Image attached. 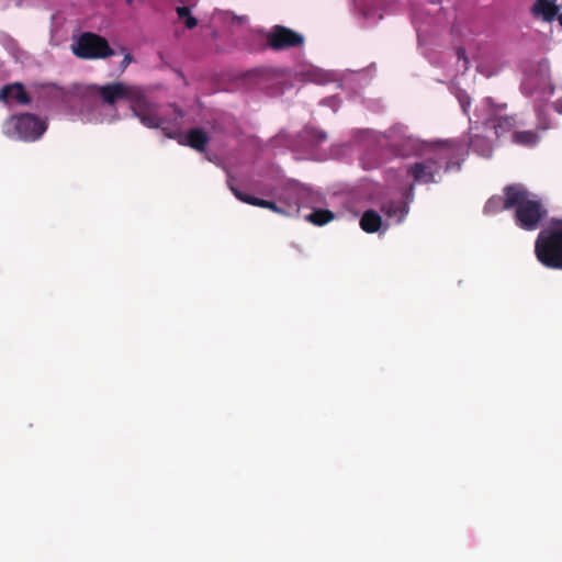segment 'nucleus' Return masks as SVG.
Returning <instances> with one entry per match:
<instances>
[{
    "label": "nucleus",
    "mask_w": 562,
    "mask_h": 562,
    "mask_svg": "<svg viewBox=\"0 0 562 562\" xmlns=\"http://www.w3.org/2000/svg\"><path fill=\"white\" fill-rule=\"evenodd\" d=\"M462 157V144L456 140L440 142L430 146L423 159L409 165L407 175L415 183H437L443 172L460 169Z\"/></svg>",
    "instance_id": "obj_1"
},
{
    "label": "nucleus",
    "mask_w": 562,
    "mask_h": 562,
    "mask_svg": "<svg viewBox=\"0 0 562 562\" xmlns=\"http://www.w3.org/2000/svg\"><path fill=\"white\" fill-rule=\"evenodd\" d=\"M506 209L514 210V222L522 231L533 232L548 217L542 200L522 183H513L503 189Z\"/></svg>",
    "instance_id": "obj_2"
},
{
    "label": "nucleus",
    "mask_w": 562,
    "mask_h": 562,
    "mask_svg": "<svg viewBox=\"0 0 562 562\" xmlns=\"http://www.w3.org/2000/svg\"><path fill=\"white\" fill-rule=\"evenodd\" d=\"M131 110L139 122L148 128H160L168 138H177L179 136L177 131L171 130L175 127L179 130L181 126L184 112L177 105L169 104L161 108L147 99L144 90L138 87L136 97L130 103Z\"/></svg>",
    "instance_id": "obj_3"
},
{
    "label": "nucleus",
    "mask_w": 562,
    "mask_h": 562,
    "mask_svg": "<svg viewBox=\"0 0 562 562\" xmlns=\"http://www.w3.org/2000/svg\"><path fill=\"white\" fill-rule=\"evenodd\" d=\"M535 256L546 268L562 270V220H552L551 225L538 234Z\"/></svg>",
    "instance_id": "obj_4"
},
{
    "label": "nucleus",
    "mask_w": 562,
    "mask_h": 562,
    "mask_svg": "<svg viewBox=\"0 0 562 562\" xmlns=\"http://www.w3.org/2000/svg\"><path fill=\"white\" fill-rule=\"evenodd\" d=\"M8 136H14L24 142H35L47 130V123L33 113L11 115L3 125Z\"/></svg>",
    "instance_id": "obj_5"
},
{
    "label": "nucleus",
    "mask_w": 562,
    "mask_h": 562,
    "mask_svg": "<svg viewBox=\"0 0 562 562\" xmlns=\"http://www.w3.org/2000/svg\"><path fill=\"white\" fill-rule=\"evenodd\" d=\"M72 53L81 59H99L114 54L104 37L90 32L82 33L72 44Z\"/></svg>",
    "instance_id": "obj_6"
},
{
    "label": "nucleus",
    "mask_w": 562,
    "mask_h": 562,
    "mask_svg": "<svg viewBox=\"0 0 562 562\" xmlns=\"http://www.w3.org/2000/svg\"><path fill=\"white\" fill-rule=\"evenodd\" d=\"M138 86L126 85L124 82H112L104 86H95L94 90L103 103L113 106L120 100H126L131 103L136 97Z\"/></svg>",
    "instance_id": "obj_7"
},
{
    "label": "nucleus",
    "mask_w": 562,
    "mask_h": 562,
    "mask_svg": "<svg viewBox=\"0 0 562 562\" xmlns=\"http://www.w3.org/2000/svg\"><path fill=\"white\" fill-rule=\"evenodd\" d=\"M308 198V190L303 184L295 180H283V204H286V209L283 207V215H292L297 212L300 204Z\"/></svg>",
    "instance_id": "obj_8"
},
{
    "label": "nucleus",
    "mask_w": 562,
    "mask_h": 562,
    "mask_svg": "<svg viewBox=\"0 0 562 562\" xmlns=\"http://www.w3.org/2000/svg\"><path fill=\"white\" fill-rule=\"evenodd\" d=\"M248 48L250 50H261L270 47L274 50L281 49V25H274L271 32L260 30L251 31L248 35Z\"/></svg>",
    "instance_id": "obj_9"
},
{
    "label": "nucleus",
    "mask_w": 562,
    "mask_h": 562,
    "mask_svg": "<svg viewBox=\"0 0 562 562\" xmlns=\"http://www.w3.org/2000/svg\"><path fill=\"white\" fill-rule=\"evenodd\" d=\"M11 99H14L22 105H27L32 102L24 85L21 82L9 83L0 89V101L9 103Z\"/></svg>",
    "instance_id": "obj_10"
},
{
    "label": "nucleus",
    "mask_w": 562,
    "mask_h": 562,
    "mask_svg": "<svg viewBox=\"0 0 562 562\" xmlns=\"http://www.w3.org/2000/svg\"><path fill=\"white\" fill-rule=\"evenodd\" d=\"M559 10L554 0H536L530 12L535 19L551 23L555 20Z\"/></svg>",
    "instance_id": "obj_11"
},
{
    "label": "nucleus",
    "mask_w": 562,
    "mask_h": 562,
    "mask_svg": "<svg viewBox=\"0 0 562 562\" xmlns=\"http://www.w3.org/2000/svg\"><path fill=\"white\" fill-rule=\"evenodd\" d=\"M207 143L209 136L206 133L202 128L194 127L188 131L186 142L183 144L203 153L206 149Z\"/></svg>",
    "instance_id": "obj_12"
},
{
    "label": "nucleus",
    "mask_w": 562,
    "mask_h": 562,
    "mask_svg": "<svg viewBox=\"0 0 562 562\" xmlns=\"http://www.w3.org/2000/svg\"><path fill=\"white\" fill-rule=\"evenodd\" d=\"M486 123L494 128L497 136H501L514 128L517 121L514 115H494L491 116Z\"/></svg>",
    "instance_id": "obj_13"
},
{
    "label": "nucleus",
    "mask_w": 562,
    "mask_h": 562,
    "mask_svg": "<svg viewBox=\"0 0 562 562\" xmlns=\"http://www.w3.org/2000/svg\"><path fill=\"white\" fill-rule=\"evenodd\" d=\"M469 147L481 157L490 158L493 153L491 140L482 135L473 134L470 137Z\"/></svg>",
    "instance_id": "obj_14"
},
{
    "label": "nucleus",
    "mask_w": 562,
    "mask_h": 562,
    "mask_svg": "<svg viewBox=\"0 0 562 562\" xmlns=\"http://www.w3.org/2000/svg\"><path fill=\"white\" fill-rule=\"evenodd\" d=\"M232 192L239 201H241L244 203L255 205V206L271 209L274 212H281V209L274 202L252 196L250 194H247V193H245L238 189H234V188H232Z\"/></svg>",
    "instance_id": "obj_15"
},
{
    "label": "nucleus",
    "mask_w": 562,
    "mask_h": 562,
    "mask_svg": "<svg viewBox=\"0 0 562 562\" xmlns=\"http://www.w3.org/2000/svg\"><path fill=\"white\" fill-rule=\"evenodd\" d=\"M301 138L312 147H318L328 139V135L323 130L315 126H305L301 132Z\"/></svg>",
    "instance_id": "obj_16"
},
{
    "label": "nucleus",
    "mask_w": 562,
    "mask_h": 562,
    "mask_svg": "<svg viewBox=\"0 0 562 562\" xmlns=\"http://www.w3.org/2000/svg\"><path fill=\"white\" fill-rule=\"evenodd\" d=\"M382 226V218L374 210L366 211L360 218V227L369 234L376 233Z\"/></svg>",
    "instance_id": "obj_17"
},
{
    "label": "nucleus",
    "mask_w": 562,
    "mask_h": 562,
    "mask_svg": "<svg viewBox=\"0 0 562 562\" xmlns=\"http://www.w3.org/2000/svg\"><path fill=\"white\" fill-rule=\"evenodd\" d=\"M512 139L517 145L533 147L539 142V135L535 131H516L513 133Z\"/></svg>",
    "instance_id": "obj_18"
},
{
    "label": "nucleus",
    "mask_w": 562,
    "mask_h": 562,
    "mask_svg": "<svg viewBox=\"0 0 562 562\" xmlns=\"http://www.w3.org/2000/svg\"><path fill=\"white\" fill-rule=\"evenodd\" d=\"M305 218L315 226H324L335 218V214L326 209H315Z\"/></svg>",
    "instance_id": "obj_19"
},
{
    "label": "nucleus",
    "mask_w": 562,
    "mask_h": 562,
    "mask_svg": "<svg viewBox=\"0 0 562 562\" xmlns=\"http://www.w3.org/2000/svg\"><path fill=\"white\" fill-rule=\"evenodd\" d=\"M381 211L387 217H397V221H402L406 214V207L401 202L390 201L381 206Z\"/></svg>",
    "instance_id": "obj_20"
},
{
    "label": "nucleus",
    "mask_w": 562,
    "mask_h": 562,
    "mask_svg": "<svg viewBox=\"0 0 562 562\" xmlns=\"http://www.w3.org/2000/svg\"><path fill=\"white\" fill-rule=\"evenodd\" d=\"M304 44V36L292 29L283 26V48L299 47Z\"/></svg>",
    "instance_id": "obj_21"
},
{
    "label": "nucleus",
    "mask_w": 562,
    "mask_h": 562,
    "mask_svg": "<svg viewBox=\"0 0 562 562\" xmlns=\"http://www.w3.org/2000/svg\"><path fill=\"white\" fill-rule=\"evenodd\" d=\"M176 12L180 20L184 21L188 29L192 30L198 25V20L191 14V10L187 5L177 7Z\"/></svg>",
    "instance_id": "obj_22"
},
{
    "label": "nucleus",
    "mask_w": 562,
    "mask_h": 562,
    "mask_svg": "<svg viewBox=\"0 0 562 562\" xmlns=\"http://www.w3.org/2000/svg\"><path fill=\"white\" fill-rule=\"evenodd\" d=\"M503 194H505L503 192ZM505 195H494L490 198L484 206L485 213H496L502 210H507L505 206Z\"/></svg>",
    "instance_id": "obj_23"
},
{
    "label": "nucleus",
    "mask_w": 562,
    "mask_h": 562,
    "mask_svg": "<svg viewBox=\"0 0 562 562\" xmlns=\"http://www.w3.org/2000/svg\"><path fill=\"white\" fill-rule=\"evenodd\" d=\"M133 60V56L131 54H126L121 63V68L124 70Z\"/></svg>",
    "instance_id": "obj_24"
},
{
    "label": "nucleus",
    "mask_w": 562,
    "mask_h": 562,
    "mask_svg": "<svg viewBox=\"0 0 562 562\" xmlns=\"http://www.w3.org/2000/svg\"><path fill=\"white\" fill-rule=\"evenodd\" d=\"M552 106L559 114H562V98L554 101Z\"/></svg>",
    "instance_id": "obj_25"
},
{
    "label": "nucleus",
    "mask_w": 562,
    "mask_h": 562,
    "mask_svg": "<svg viewBox=\"0 0 562 562\" xmlns=\"http://www.w3.org/2000/svg\"><path fill=\"white\" fill-rule=\"evenodd\" d=\"M464 55H465V50H464L463 48H459V49H458V56H459V58H464V59H467Z\"/></svg>",
    "instance_id": "obj_26"
},
{
    "label": "nucleus",
    "mask_w": 562,
    "mask_h": 562,
    "mask_svg": "<svg viewBox=\"0 0 562 562\" xmlns=\"http://www.w3.org/2000/svg\"><path fill=\"white\" fill-rule=\"evenodd\" d=\"M555 19L558 20L559 24H560V25H561V27H562V12H561V13H559V12H558V15H557V18H555Z\"/></svg>",
    "instance_id": "obj_27"
},
{
    "label": "nucleus",
    "mask_w": 562,
    "mask_h": 562,
    "mask_svg": "<svg viewBox=\"0 0 562 562\" xmlns=\"http://www.w3.org/2000/svg\"><path fill=\"white\" fill-rule=\"evenodd\" d=\"M462 108H463V111L465 112L467 111V105L464 102H462Z\"/></svg>",
    "instance_id": "obj_28"
},
{
    "label": "nucleus",
    "mask_w": 562,
    "mask_h": 562,
    "mask_svg": "<svg viewBox=\"0 0 562 562\" xmlns=\"http://www.w3.org/2000/svg\"><path fill=\"white\" fill-rule=\"evenodd\" d=\"M227 184H229L231 189L233 188V186L231 184V181H227ZM234 189H236V188L234 187Z\"/></svg>",
    "instance_id": "obj_29"
},
{
    "label": "nucleus",
    "mask_w": 562,
    "mask_h": 562,
    "mask_svg": "<svg viewBox=\"0 0 562 562\" xmlns=\"http://www.w3.org/2000/svg\"><path fill=\"white\" fill-rule=\"evenodd\" d=\"M548 128H549V126H548V125H543V126H542V130H548Z\"/></svg>",
    "instance_id": "obj_30"
},
{
    "label": "nucleus",
    "mask_w": 562,
    "mask_h": 562,
    "mask_svg": "<svg viewBox=\"0 0 562 562\" xmlns=\"http://www.w3.org/2000/svg\"><path fill=\"white\" fill-rule=\"evenodd\" d=\"M130 4L133 2V0H126Z\"/></svg>",
    "instance_id": "obj_31"
}]
</instances>
